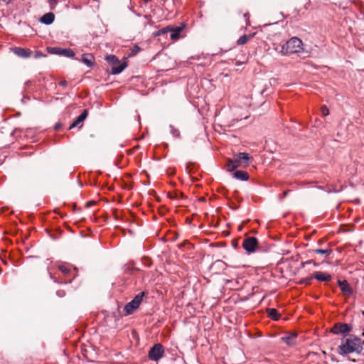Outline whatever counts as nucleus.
<instances>
[{"label": "nucleus", "instance_id": "6e6552de", "mask_svg": "<svg viewBox=\"0 0 364 364\" xmlns=\"http://www.w3.org/2000/svg\"><path fill=\"white\" fill-rule=\"evenodd\" d=\"M351 330V325H348L347 323H337L332 327V328L331 329V332L334 334H339L348 333Z\"/></svg>", "mask_w": 364, "mask_h": 364}, {"label": "nucleus", "instance_id": "2f4dec72", "mask_svg": "<svg viewBox=\"0 0 364 364\" xmlns=\"http://www.w3.org/2000/svg\"><path fill=\"white\" fill-rule=\"evenodd\" d=\"M56 294H57V295H58V296H60V297L64 296H65V291H62V290L58 291L56 292Z\"/></svg>", "mask_w": 364, "mask_h": 364}, {"label": "nucleus", "instance_id": "7c9ffc66", "mask_svg": "<svg viewBox=\"0 0 364 364\" xmlns=\"http://www.w3.org/2000/svg\"><path fill=\"white\" fill-rule=\"evenodd\" d=\"M42 56H45V55L41 51H36L35 53V55H34L35 58H41Z\"/></svg>", "mask_w": 364, "mask_h": 364}, {"label": "nucleus", "instance_id": "bb28decb", "mask_svg": "<svg viewBox=\"0 0 364 364\" xmlns=\"http://www.w3.org/2000/svg\"><path fill=\"white\" fill-rule=\"evenodd\" d=\"M314 252L317 254L329 255L331 253V250L329 249L323 250V249H316Z\"/></svg>", "mask_w": 364, "mask_h": 364}, {"label": "nucleus", "instance_id": "9d476101", "mask_svg": "<svg viewBox=\"0 0 364 364\" xmlns=\"http://www.w3.org/2000/svg\"><path fill=\"white\" fill-rule=\"evenodd\" d=\"M12 51L14 53H15L17 56L23 58H29L32 52L29 49L23 48L21 47H15L12 48Z\"/></svg>", "mask_w": 364, "mask_h": 364}, {"label": "nucleus", "instance_id": "a878e982", "mask_svg": "<svg viewBox=\"0 0 364 364\" xmlns=\"http://www.w3.org/2000/svg\"><path fill=\"white\" fill-rule=\"evenodd\" d=\"M177 238V234L175 232H172L171 230L168 231V233L166 236V240H175Z\"/></svg>", "mask_w": 364, "mask_h": 364}, {"label": "nucleus", "instance_id": "473e14b6", "mask_svg": "<svg viewBox=\"0 0 364 364\" xmlns=\"http://www.w3.org/2000/svg\"><path fill=\"white\" fill-rule=\"evenodd\" d=\"M140 50V48L138 46H135L132 50V53H136Z\"/></svg>", "mask_w": 364, "mask_h": 364}, {"label": "nucleus", "instance_id": "412c9836", "mask_svg": "<svg viewBox=\"0 0 364 364\" xmlns=\"http://www.w3.org/2000/svg\"><path fill=\"white\" fill-rule=\"evenodd\" d=\"M107 62L113 67L116 64H119L120 62L119 59L114 55H109L106 57Z\"/></svg>", "mask_w": 364, "mask_h": 364}, {"label": "nucleus", "instance_id": "393cba45", "mask_svg": "<svg viewBox=\"0 0 364 364\" xmlns=\"http://www.w3.org/2000/svg\"><path fill=\"white\" fill-rule=\"evenodd\" d=\"M169 128L171 134L174 137L178 138L180 136V131L178 129L175 128L173 125H170Z\"/></svg>", "mask_w": 364, "mask_h": 364}, {"label": "nucleus", "instance_id": "6ab92c4d", "mask_svg": "<svg viewBox=\"0 0 364 364\" xmlns=\"http://www.w3.org/2000/svg\"><path fill=\"white\" fill-rule=\"evenodd\" d=\"M254 33L250 34V35H243L237 41V46H242L247 43V41L251 39L254 36Z\"/></svg>", "mask_w": 364, "mask_h": 364}, {"label": "nucleus", "instance_id": "20e7f679", "mask_svg": "<svg viewBox=\"0 0 364 364\" xmlns=\"http://www.w3.org/2000/svg\"><path fill=\"white\" fill-rule=\"evenodd\" d=\"M145 292L142 291L136 294L134 298L124 306V311L127 315L132 314L136 310L143 300Z\"/></svg>", "mask_w": 364, "mask_h": 364}, {"label": "nucleus", "instance_id": "cd10ccee", "mask_svg": "<svg viewBox=\"0 0 364 364\" xmlns=\"http://www.w3.org/2000/svg\"><path fill=\"white\" fill-rule=\"evenodd\" d=\"M48 2L50 5V9L51 10H53L55 9V7L58 3V0H48Z\"/></svg>", "mask_w": 364, "mask_h": 364}, {"label": "nucleus", "instance_id": "a211bd4d", "mask_svg": "<svg viewBox=\"0 0 364 364\" xmlns=\"http://www.w3.org/2000/svg\"><path fill=\"white\" fill-rule=\"evenodd\" d=\"M282 339L284 341V343H286L289 346H292L295 344L296 339V333H291L288 336H283Z\"/></svg>", "mask_w": 364, "mask_h": 364}, {"label": "nucleus", "instance_id": "f3484780", "mask_svg": "<svg viewBox=\"0 0 364 364\" xmlns=\"http://www.w3.org/2000/svg\"><path fill=\"white\" fill-rule=\"evenodd\" d=\"M233 176L235 178L239 179L240 181H246L249 178V175H248L247 172H246L245 171H240V170L236 171L233 173Z\"/></svg>", "mask_w": 364, "mask_h": 364}, {"label": "nucleus", "instance_id": "b1692460", "mask_svg": "<svg viewBox=\"0 0 364 364\" xmlns=\"http://www.w3.org/2000/svg\"><path fill=\"white\" fill-rule=\"evenodd\" d=\"M170 31V26H167L166 28H164L162 29L159 30L158 31L155 32L154 34L155 36H161L164 34H166Z\"/></svg>", "mask_w": 364, "mask_h": 364}, {"label": "nucleus", "instance_id": "79ce46f5", "mask_svg": "<svg viewBox=\"0 0 364 364\" xmlns=\"http://www.w3.org/2000/svg\"><path fill=\"white\" fill-rule=\"evenodd\" d=\"M80 234H81L82 237H85V235H83V232L82 231H80Z\"/></svg>", "mask_w": 364, "mask_h": 364}, {"label": "nucleus", "instance_id": "f03ea898", "mask_svg": "<svg viewBox=\"0 0 364 364\" xmlns=\"http://www.w3.org/2000/svg\"><path fill=\"white\" fill-rule=\"evenodd\" d=\"M302 41L296 37H293L281 46L280 50L275 48V50L283 55L299 53L303 50Z\"/></svg>", "mask_w": 364, "mask_h": 364}, {"label": "nucleus", "instance_id": "423d86ee", "mask_svg": "<svg viewBox=\"0 0 364 364\" xmlns=\"http://www.w3.org/2000/svg\"><path fill=\"white\" fill-rule=\"evenodd\" d=\"M164 354V349L161 344L156 343L150 349L149 352V358L154 361L159 360Z\"/></svg>", "mask_w": 364, "mask_h": 364}, {"label": "nucleus", "instance_id": "c756f323", "mask_svg": "<svg viewBox=\"0 0 364 364\" xmlns=\"http://www.w3.org/2000/svg\"><path fill=\"white\" fill-rule=\"evenodd\" d=\"M244 17L245 18V21H246V25L247 26H250V14L248 12L245 13L244 14Z\"/></svg>", "mask_w": 364, "mask_h": 364}, {"label": "nucleus", "instance_id": "37998d69", "mask_svg": "<svg viewBox=\"0 0 364 364\" xmlns=\"http://www.w3.org/2000/svg\"><path fill=\"white\" fill-rule=\"evenodd\" d=\"M364 346V341H362V347Z\"/></svg>", "mask_w": 364, "mask_h": 364}, {"label": "nucleus", "instance_id": "a19ab883", "mask_svg": "<svg viewBox=\"0 0 364 364\" xmlns=\"http://www.w3.org/2000/svg\"><path fill=\"white\" fill-rule=\"evenodd\" d=\"M59 127H60V125H59V124H56V125L55 126V129H58Z\"/></svg>", "mask_w": 364, "mask_h": 364}, {"label": "nucleus", "instance_id": "f8f14e48", "mask_svg": "<svg viewBox=\"0 0 364 364\" xmlns=\"http://www.w3.org/2000/svg\"><path fill=\"white\" fill-rule=\"evenodd\" d=\"M338 286H339L341 290L342 291V292L343 294H345L346 295H350L353 294V289L350 287V286L349 285V284L347 282V281L338 280Z\"/></svg>", "mask_w": 364, "mask_h": 364}, {"label": "nucleus", "instance_id": "ea45409f", "mask_svg": "<svg viewBox=\"0 0 364 364\" xmlns=\"http://www.w3.org/2000/svg\"><path fill=\"white\" fill-rule=\"evenodd\" d=\"M244 222H242L240 225H239L238 228H242L244 226Z\"/></svg>", "mask_w": 364, "mask_h": 364}, {"label": "nucleus", "instance_id": "4468645a", "mask_svg": "<svg viewBox=\"0 0 364 364\" xmlns=\"http://www.w3.org/2000/svg\"><path fill=\"white\" fill-rule=\"evenodd\" d=\"M184 26H177L175 28L170 27V37L172 40H178L180 37L181 31L183 30Z\"/></svg>", "mask_w": 364, "mask_h": 364}, {"label": "nucleus", "instance_id": "72a5a7b5", "mask_svg": "<svg viewBox=\"0 0 364 364\" xmlns=\"http://www.w3.org/2000/svg\"><path fill=\"white\" fill-rule=\"evenodd\" d=\"M68 85V82L66 80H61L59 82V85L65 87Z\"/></svg>", "mask_w": 364, "mask_h": 364}, {"label": "nucleus", "instance_id": "f704fd0d", "mask_svg": "<svg viewBox=\"0 0 364 364\" xmlns=\"http://www.w3.org/2000/svg\"><path fill=\"white\" fill-rule=\"evenodd\" d=\"M312 279H313V278H311V277H309V278H306V279H305L304 280V282H305V283H306V284H309L311 283V280Z\"/></svg>", "mask_w": 364, "mask_h": 364}, {"label": "nucleus", "instance_id": "c03bdc74", "mask_svg": "<svg viewBox=\"0 0 364 364\" xmlns=\"http://www.w3.org/2000/svg\"><path fill=\"white\" fill-rule=\"evenodd\" d=\"M151 0H144L145 2L150 1Z\"/></svg>", "mask_w": 364, "mask_h": 364}, {"label": "nucleus", "instance_id": "dca6fc26", "mask_svg": "<svg viewBox=\"0 0 364 364\" xmlns=\"http://www.w3.org/2000/svg\"><path fill=\"white\" fill-rule=\"evenodd\" d=\"M127 63H119V64H116L115 65H114L113 67H112V70H111V73L113 74V75H117V74H119L120 73H122L124 69L127 67Z\"/></svg>", "mask_w": 364, "mask_h": 364}, {"label": "nucleus", "instance_id": "5701e85b", "mask_svg": "<svg viewBox=\"0 0 364 364\" xmlns=\"http://www.w3.org/2000/svg\"><path fill=\"white\" fill-rule=\"evenodd\" d=\"M58 269L64 275H68L71 272V269L65 264H60Z\"/></svg>", "mask_w": 364, "mask_h": 364}, {"label": "nucleus", "instance_id": "4be33fe9", "mask_svg": "<svg viewBox=\"0 0 364 364\" xmlns=\"http://www.w3.org/2000/svg\"><path fill=\"white\" fill-rule=\"evenodd\" d=\"M60 230V229H45L46 233L49 235L53 239H55L57 237L55 233H58Z\"/></svg>", "mask_w": 364, "mask_h": 364}, {"label": "nucleus", "instance_id": "c85d7f7f", "mask_svg": "<svg viewBox=\"0 0 364 364\" xmlns=\"http://www.w3.org/2000/svg\"><path fill=\"white\" fill-rule=\"evenodd\" d=\"M321 113L323 116H327L329 114L328 109L326 106L324 105L321 107Z\"/></svg>", "mask_w": 364, "mask_h": 364}, {"label": "nucleus", "instance_id": "7ed1b4c3", "mask_svg": "<svg viewBox=\"0 0 364 364\" xmlns=\"http://www.w3.org/2000/svg\"><path fill=\"white\" fill-rule=\"evenodd\" d=\"M252 160V156L245 152H240L235 155L232 159H230L227 164V170L228 171H233L237 168L242 166H247Z\"/></svg>", "mask_w": 364, "mask_h": 364}, {"label": "nucleus", "instance_id": "4c0bfd02", "mask_svg": "<svg viewBox=\"0 0 364 364\" xmlns=\"http://www.w3.org/2000/svg\"><path fill=\"white\" fill-rule=\"evenodd\" d=\"M1 1H3L4 3H5L6 4H9L11 2V0H1Z\"/></svg>", "mask_w": 364, "mask_h": 364}, {"label": "nucleus", "instance_id": "e433bc0d", "mask_svg": "<svg viewBox=\"0 0 364 364\" xmlns=\"http://www.w3.org/2000/svg\"><path fill=\"white\" fill-rule=\"evenodd\" d=\"M289 192H290V191H289V190H287V191H284V193H283V197H286V196L289 194Z\"/></svg>", "mask_w": 364, "mask_h": 364}, {"label": "nucleus", "instance_id": "1a4fd4ad", "mask_svg": "<svg viewBox=\"0 0 364 364\" xmlns=\"http://www.w3.org/2000/svg\"><path fill=\"white\" fill-rule=\"evenodd\" d=\"M311 278H314L319 282H329L331 280L332 277L327 272L317 271L314 272V274L311 276Z\"/></svg>", "mask_w": 364, "mask_h": 364}, {"label": "nucleus", "instance_id": "2eb2a0df", "mask_svg": "<svg viewBox=\"0 0 364 364\" xmlns=\"http://www.w3.org/2000/svg\"><path fill=\"white\" fill-rule=\"evenodd\" d=\"M55 19V15L52 12H48L44 14L41 18V22L46 24V25H50L51 24Z\"/></svg>", "mask_w": 364, "mask_h": 364}, {"label": "nucleus", "instance_id": "39448f33", "mask_svg": "<svg viewBox=\"0 0 364 364\" xmlns=\"http://www.w3.org/2000/svg\"><path fill=\"white\" fill-rule=\"evenodd\" d=\"M257 246L258 241L255 237L247 236L242 242V247L249 254L255 252Z\"/></svg>", "mask_w": 364, "mask_h": 364}, {"label": "nucleus", "instance_id": "ddd939ff", "mask_svg": "<svg viewBox=\"0 0 364 364\" xmlns=\"http://www.w3.org/2000/svg\"><path fill=\"white\" fill-rule=\"evenodd\" d=\"M82 62L88 68H92L95 64V58L91 53H85L82 55Z\"/></svg>", "mask_w": 364, "mask_h": 364}, {"label": "nucleus", "instance_id": "58836bf2", "mask_svg": "<svg viewBox=\"0 0 364 364\" xmlns=\"http://www.w3.org/2000/svg\"><path fill=\"white\" fill-rule=\"evenodd\" d=\"M127 232L130 235H132L134 234L133 232V230L132 229H128L127 230Z\"/></svg>", "mask_w": 364, "mask_h": 364}, {"label": "nucleus", "instance_id": "c9c22d12", "mask_svg": "<svg viewBox=\"0 0 364 364\" xmlns=\"http://www.w3.org/2000/svg\"><path fill=\"white\" fill-rule=\"evenodd\" d=\"M176 196H177V193H168V197L170 198H174L176 197Z\"/></svg>", "mask_w": 364, "mask_h": 364}, {"label": "nucleus", "instance_id": "aec40b11", "mask_svg": "<svg viewBox=\"0 0 364 364\" xmlns=\"http://www.w3.org/2000/svg\"><path fill=\"white\" fill-rule=\"evenodd\" d=\"M268 316L270 317L273 320H278L280 317L279 314L278 313L277 310L275 309H267V310Z\"/></svg>", "mask_w": 364, "mask_h": 364}, {"label": "nucleus", "instance_id": "f257e3e1", "mask_svg": "<svg viewBox=\"0 0 364 364\" xmlns=\"http://www.w3.org/2000/svg\"><path fill=\"white\" fill-rule=\"evenodd\" d=\"M363 349L362 340L358 337L350 336L342 341L341 344L337 348V352L344 356L352 353H360Z\"/></svg>", "mask_w": 364, "mask_h": 364}, {"label": "nucleus", "instance_id": "0eeeda50", "mask_svg": "<svg viewBox=\"0 0 364 364\" xmlns=\"http://www.w3.org/2000/svg\"><path fill=\"white\" fill-rule=\"evenodd\" d=\"M49 53L58 55L74 58L75 53L71 48H63L60 47H51L48 48Z\"/></svg>", "mask_w": 364, "mask_h": 364}, {"label": "nucleus", "instance_id": "9b49d317", "mask_svg": "<svg viewBox=\"0 0 364 364\" xmlns=\"http://www.w3.org/2000/svg\"><path fill=\"white\" fill-rule=\"evenodd\" d=\"M87 115L88 111L87 109H84L76 119L70 125L69 129L79 126L87 118Z\"/></svg>", "mask_w": 364, "mask_h": 364}]
</instances>
